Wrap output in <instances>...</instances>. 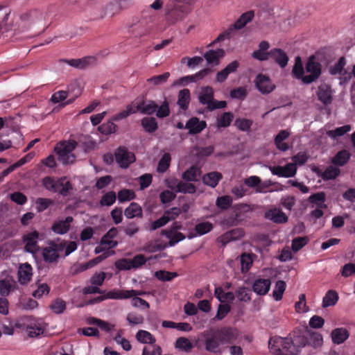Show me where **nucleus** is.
I'll return each instance as SVG.
<instances>
[{
	"instance_id": "obj_1",
	"label": "nucleus",
	"mask_w": 355,
	"mask_h": 355,
	"mask_svg": "<svg viewBox=\"0 0 355 355\" xmlns=\"http://www.w3.org/2000/svg\"><path fill=\"white\" fill-rule=\"evenodd\" d=\"M236 338L235 331L232 327L209 329L200 334L198 341L202 343L205 350L218 354L221 352L220 346L231 343Z\"/></svg>"
},
{
	"instance_id": "obj_2",
	"label": "nucleus",
	"mask_w": 355,
	"mask_h": 355,
	"mask_svg": "<svg viewBox=\"0 0 355 355\" xmlns=\"http://www.w3.org/2000/svg\"><path fill=\"white\" fill-rule=\"evenodd\" d=\"M306 343L303 336H295L293 338L275 336L270 339L268 347L275 355H296Z\"/></svg>"
},
{
	"instance_id": "obj_3",
	"label": "nucleus",
	"mask_w": 355,
	"mask_h": 355,
	"mask_svg": "<svg viewBox=\"0 0 355 355\" xmlns=\"http://www.w3.org/2000/svg\"><path fill=\"white\" fill-rule=\"evenodd\" d=\"M31 12H26L20 15L10 12L5 15L2 19L5 31L3 33L12 32V35H17L27 31L30 28Z\"/></svg>"
},
{
	"instance_id": "obj_4",
	"label": "nucleus",
	"mask_w": 355,
	"mask_h": 355,
	"mask_svg": "<svg viewBox=\"0 0 355 355\" xmlns=\"http://www.w3.org/2000/svg\"><path fill=\"white\" fill-rule=\"evenodd\" d=\"M193 0H175L167 4L165 16L168 24L173 25L182 21L191 11Z\"/></svg>"
},
{
	"instance_id": "obj_5",
	"label": "nucleus",
	"mask_w": 355,
	"mask_h": 355,
	"mask_svg": "<svg viewBox=\"0 0 355 355\" xmlns=\"http://www.w3.org/2000/svg\"><path fill=\"white\" fill-rule=\"evenodd\" d=\"M199 103L206 105V110L212 112L216 109L225 108L227 106L225 101H217L214 99V91L210 86L203 87L198 96Z\"/></svg>"
},
{
	"instance_id": "obj_6",
	"label": "nucleus",
	"mask_w": 355,
	"mask_h": 355,
	"mask_svg": "<svg viewBox=\"0 0 355 355\" xmlns=\"http://www.w3.org/2000/svg\"><path fill=\"white\" fill-rule=\"evenodd\" d=\"M76 146L77 142L74 140L63 141L58 143L54 148V150L58 156L59 161L63 164L73 163L76 157L72 152Z\"/></svg>"
},
{
	"instance_id": "obj_7",
	"label": "nucleus",
	"mask_w": 355,
	"mask_h": 355,
	"mask_svg": "<svg viewBox=\"0 0 355 355\" xmlns=\"http://www.w3.org/2000/svg\"><path fill=\"white\" fill-rule=\"evenodd\" d=\"M48 245L42 249L43 259L46 263H57L62 252L66 247V241L57 243L55 241H49Z\"/></svg>"
},
{
	"instance_id": "obj_8",
	"label": "nucleus",
	"mask_w": 355,
	"mask_h": 355,
	"mask_svg": "<svg viewBox=\"0 0 355 355\" xmlns=\"http://www.w3.org/2000/svg\"><path fill=\"white\" fill-rule=\"evenodd\" d=\"M305 69L306 72L310 74L305 76L303 78V83L304 84H310L315 82L318 79L322 73V65L316 60L314 55L309 57L306 64Z\"/></svg>"
},
{
	"instance_id": "obj_9",
	"label": "nucleus",
	"mask_w": 355,
	"mask_h": 355,
	"mask_svg": "<svg viewBox=\"0 0 355 355\" xmlns=\"http://www.w3.org/2000/svg\"><path fill=\"white\" fill-rule=\"evenodd\" d=\"M114 157L116 163L122 168H128L136 160L135 154L124 146H120L115 150Z\"/></svg>"
},
{
	"instance_id": "obj_10",
	"label": "nucleus",
	"mask_w": 355,
	"mask_h": 355,
	"mask_svg": "<svg viewBox=\"0 0 355 355\" xmlns=\"http://www.w3.org/2000/svg\"><path fill=\"white\" fill-rule=\"evenodd\" d=\"M40 236L42 235L37 231L34 230L25 234L22 236V241L25 243L24 250L26 252L35 254L39 251L40 247L38 245V241L42 240Z\"/></svg>"
},
{
	"instance_id": "obj_11",
	"label": "nucleus",
	"mask_w": 355,
	"mask_h": 355,
	"mask_svg": "<svg viewBox=\"0 0 355 355\" xmlns=\"http://www.w3.org/2000/svg\"><path fill=\"white\" fill-rule=\"evenodd\" d=\"M254 83L257 89L263 94H269L275 89V85L271 83L270 78L262 73L257 76Z\"/></svg>"
},
{
	"instance_id": "obj_12",
	"label": "nucleus",
	"mask_w": 355,
	"mask_h": 355,
	"mask_svg": "<svg viewBox=\"0 0 355 355\" xmlns=\"http://www.w3.org/2000/svg\"><path fill=\"white\" fill-rule=\"evenodd\" d=\"M273 175L282 178H291L295 175L297 167L295 164L288 163L284 166H277L270 167Z\"/></svg>"
},
{
	"instance_id": "obj_13",
	"label": "nucleus",
	"mask_w": 355,
	"mask_h": 355,
	"mask_svg": "<svg viewBox=\"0 0 355 355\" xmlns=\"http://www.w3.org/2000/svg\"><path fill=\"white\" fill-rule=\"evenodd\" d=\"M268 60L272 59L281 68H285L288 62L286 53L279 48H274L268 51Z\"/></svg>"
},
{
	"instance_id": "obj_14",
	"label": "nucleus",
	"mask_w": 355,
	"mask_h": 355,
	"mask_svg": "<svg viewBox=\"0 0 355 355\" xmlns=\"http://www.w3.org/2000/svg\"><path fill=\"white\" fill-rule=\"evenodd\" d=\"M206 126L207 123L205 121H200L196 116L189 119L185 124V128L189 130V133L191 135H196L201 132Z\"/></svg>"
},
{
	"instance_id": "obj_15",
	"label": "nucleus",
	"mask_w": 355,
	"mask_h": 355,
	"mask_svg": "<svg viewBox=\"0 0 355 355\" xmlns=\"http://www.w3.org/2000/svg\"><path fill=\"white\" fill-rule=\"evenodd\" d=\"M72 216H67L64 220L55 221L51 227L52 231L58 234H64L68 232L73 222Z\"/></svg>"
},
{
	"instance_id": "obj_16",
	"label": "nucleus",
	"mask_w": 355,
	"mask_h": 355,
	"mask_svg": "<svg viewBox=\"0 0 355 355\" xmlns=\"http://www.w3.org/2000/svg\"><path fill=\"white\" fill-rule=\"evenodd\" d=\"M17 288V284L12 277H6L0 280V295L7 297L11 291Z\"/></svg>"
},
{
	"instance_id": "obj_17",
	"label": "nucleus",
	"mask_w": 355,
	"mask_h": 355,
	"mask_svg": "<svg viewBox=\"0 0 355 355\" xmlns=\"http://www.w3.org/2000/svg\"><path fill=\"white\" fill-rule=\"evenodd\" d=\"M244 231L241 228H236L230 230L218 238L219 242L222 243L223 245H225L232 241H235L241 239L244 236Z\"/></svg>"
},
{
	"instance_id": "obj_18",
	"label": "nucleus",
	"mask_w": 355,
	"mask_h": 355,
	"mask_svg": "<svg viewBox=\"0 0 355 355\" xmlns=\"http://www.w3.org/2000/svg\"><path fill=\"white\" fill-rule=\"evenodd\" d=\"M137 292L135 290H120L112 289L106 293L107 299L122 300L128 299L137 295Z\"/></svg>"
},
{
	"instance_id": "obj_19",
	"label": "nucleus",
	"mask_w": 355,
	"mask_h": 355,
	"mask_svg": "<svg viewBox=\"0 0 355 355\" xmlns=\"http://www.w3.org/2000/svg\"><path fill=\"white\" fill-rule=\"evenodd\" d=\"M33 268L31 264L25 263L21 264L18 270V281L21 284H28L33 275Z\"/></svg>"
},
{
	"instance_id": "obj_20",
	"label": "nucleus",
	"mask_w": 355,
	"mask_h": 355,
	"mask_svg": "<svg viewBox=\"0 0 355 355\" xmlns=\"http://www.w3.org/2000/svg\"><path fill=\"white\" fill-rule=\"evenodd\" d=\"M271 282L269 279H257L252 284V290L259 295H265L270 290Z\"/></svg>"
},
{
	"instance_id": "obj_21",
	"label": "nucleus",
	"mask_w": 355,
	"mask_h": 355,
	"mask_svg": "<svg viewBox=\"0 0 355 355\" xmlns=\"http://www.w3.org/2000/svg\"><path fill=\"white\" fill-rule=\"evenodd\" d=\"M318 100L324 105H329L332 102V90L330 86L326 84L318 87L317 92Z\"/></svg>"
},
{
	"instance_id": "obj_22",
	"label": "nucleus",
	"mask_w": 355,
	"mask_h": 355,
	"mask_svg": "<svg viewBox=\"0 0 355 355\" xmlns=\"http://www.w3.org/2000/svg\"><path fill=\"white\" fill-rule=\"evenodd\" d=\"M95 60L96 59L93 56H86L79 59L63 60V62L73 67L83 69L94 63Z\"/></svg>"
},
{
	"instance_id": "obj_23",
	"label": "nucleus",
	"mask_w": 355,
	"mask_h": 355,
	"mask_svg": "<svg viewBox=\"0 0 355 355\" xmlns=\"http://www.w3.org/2000/svg\"><path fill=\"white\" fill-rule=\"evenodd\" d=\"M270 48V44L267 41H261L259 44V49L254 51L252 56L253 58L263 62L268 60V51Z\"/></svg>"
},
{
	"instance_id": "obj_24",
	"label": "nucleus",
	"mask_w": 355,
	"mask_h": 355,
	"mask_svg": "<svg viewBox=\"0 0 355 355\" xmlns=\"http://www.w3.org/2000/svg\"><path fill=\"white\" fill-rule=\"evenodd\" d=\"M265 218L275 223H284L287 222L288 217L282 211L273 209L265 213Z\"/></svg>"
},
{
	"instance_id": "obj_25",
	"label": "nucleus",
	"mask_w": 355,
	"mask_h": 355,
	"mask_svg": "<svg viewBox=\"0 0 355 355\" xmlns=\"http://www.w3.org/2000/svg\"><path fill=\"white\" fill-rule=\"evenodd\" d=\"M346 65V60L343 56L340 57L338 61L334 65L329 68V73L331 75L336 76L338 74L345 76L347 75V77H345V79H349L351 78V73H347L344 70V67Z\"/></svg>"
},
{
	"instance_id": "obj_26",
	"label": "nucleus",
	"mask_w": 355,
	"mask_h": 355,
	"mask_svg": "<svg viewBox=\"0 0 355 355\" xmlns=\"http://www.w3.org/2000/svg\"><path fill=\"white\" fill-rule=\"evenodd\" d=\"M209 72V69H205L197 73H196L194 76H187L182 77L176 81L174 82V85H184L188 83L189 81L194 82L196 80V79H201L203 78L205 76H206Z\"/></svg>"
},
{
	"instance_id": "obj_27",
	"label": "nucleus",
	"mask_w": 355,
	"mask_h": 355,
	"mask_svg": "<svg viewBox=\"0 0 355 355\" xmlns=\"http://www.w3.org/2000/svg\"><path fill=\"white\" fill-rule=\"evenodd\" d=\"M214 296L221 303H224L226 301L232 302L236 298L235 293L231 291L225 293L220 286H216L215 288Z\"/></svg>"
},
{
	"instance_id": "obj_28",
	"label": "nucleus",
	"mask_w": 355,
	"mask_h": 355,
	"mask_svg": "<svg viewBox=\"0 0 355 355\" xmlns=\"http://www.w3.org/2000/svg\"><path fill=\"white\" fill-rule=\"evenodd\" d=\"M225 55V51L222 49L217 50H209L204 54V58L209 64H218L219 59Z\"/></svg>"
},
{
	"instance_id": "obj_29",
	"label": "nucleus",
	"mask_w": 355,
	"mask_h": 355,
	"mask_svg": "<svg viewBox=\"0 0 355 355\" xmlns=\"http://www.w3.org/2000/svg\"><path fill=\"white\" fill-rule=\"evenodd\" d=\"M141 108V114L151 115L154 114L158 108V105L152 100H146L144 98H139Z\"/></svg>"
},
{
	"instance_id": "obj_30",
	"label": "nucleus",
	"mask_w": 355,
	"mask_h": 355,
	"mask_svg": "<svg viewBox=\"0 0 355 355\" xmlns=\"http://www.w3.org/2000/svg\"><path fill=\"white\" fill-rule=\"evenodd\" d=\"M174 347L180 352L190 353L194 347V345L189 338L186 337H180L176 340Z\"/></svg>"
},
{
	"instance_id": "obj_31",
	"label": "nucleus",
	"mask_w": 355,
	"mask_h": 355,
	"mask_svg": "<svg viewBox=\"0 0 355 355\" xmlns=\"http://www.w3.org/2000/svg\"><path fill=\"white\" fill-rule=\"evenodd\" d=\"M349 337V332L345 328H336L331 332V338L334 344L340 345Z\"/></svg>"
},
{
	"instance_id": "obj_32",
	"label": "nucleus",
	"mask_w": 355,
	"mask_h": 355,
	"mask_svg": "<svg viewBox=\"0 0 355 355\" xmlns=\"http://www.w3.org/2000/svg\"><path fill=\"white\" fill-rule=\"evenodd\" d=\"M222 174L219 172H211L205 174L202 177V182L205 184L214 188L218 184V182L222 179Z\"/></svg>"
},
{
	"instance_id": "obj_33",
	"label": "nucleus",
	"mask_w": 355,
	"mask_h": 355,
	"mask_svg": "<svg viewBox=\"0 0 355 355\" xmlns=\"http://www.w3.org/2000/svg\"><path fill=\"white\" fill-rule=\"evenodd\" d=\"M191 100V94L189 89H183L178 93V105L182 110H187Z\"/></svg>"
},
{
	"instance_id": "obj_34",
	"label": "nucleus",
	"mask_w": 355,
	"mask_h": 355,
	"mask_svg": "<svg viewBox=\"0 0 355 355\" xmlns=\"http://www.w3.org/2000/svg\"><path fill=\"white\" fill-rule=\"evenodd\" d=\"M289 136V132L287 130H281L275 138V144L276 147L281 151H286L288 150V145L284 142Z\"/></svg>"
},
{
	"instance_id": "obj_35",
	"label": "nucleus",
	"mask_w": 355,
	"mask_h": 355,
	"mask_svg": "<svg viewBox=\"0 0 355 355\" xmlns=\"http://www.w3.org/2000/svg\"><path fill=\"white\" fill-rule=\"evenodd\" d=\"M235 295L239 302H249L252 300V291L250 288L242 286L235 291Z\"/></svg>"
},
{
	"instance_id": "obj_36",
	"label": "nucleus",
	"mask_w": 355,
	"mask_h": 355,
	"mask_svg": "<svg viewBox=\"0 0 355 355\" xmlns=\"http://www.w3.org/2000/svg\"><path fill=\"white\" fill-rule=\"evenodd\" d=\"M350 153L346 150H342L338 151L336 155L332 158L331 162L339 166H343L347 163L350 158Z\"/></svg>"
},
{
	"instance_id": "obj_37",
	"label": "nucleus",
	"mask_w": 355,
	"mask_h": 355,
	"mask_svg": "<svg viewBox=\"0 0 355 355\" xmlns=\"http://www.w3.org/2000/svg\"><path fill=\"white\" fill-rule=\"evenodd\" d=\"M201 171L196 166H191L185 171L182 175L183 180L189 182H196L200 177Z\"/></svg>"
},
{
	"instance_id": "obj_38",
	"label": "nucleus",
	"mask_w": 355,
	"mask_h": 355,
	"mask_svg": "<svg viewBox=\"0 0 355 355\" xmlns=\"http://www.w3.org/2000/svg\"><path fill=\"white\" fill-rule=\"evenodd\" d=\"M124 214L128 218L141 217V207L136 202H131L130 205L125 209Z\"/></svg>"
},
{
	"instance_id": "obj_39",
	"label": "nucleus",
	"mask_w": 355,
	"mask_h": 355,
	"mask_svg": "<svg viewBox=\"0 0 355 355\" xmlns=\"http://www.w3.org/2000/svg\"><path fill=\"white\" fill-rule=\"evenodd\" d=\"M325 200L326 195L322 191L311 194L309 197V202L316 205L318 208H327V205L324 203Z\"/></svg>"
},
{
	"instance_id": "obj_40",
	"label": "nucleus",
	"mask_w": 355,
	"mask_h": 355,
	"mask_svg": "<svg viewBox=\"0 0 355 355\" xmlns=\"http://www.w3.org/2000/svg\"><path fill=\"white\" fill-rule=\"evenodd\" d=\"M338 293L334 290L328 291L322 299V306L326 308L334 306L338 301Z\"/></svg>"
},
{
	"instance_id": "obj_41",
	"label": "nucleus",
	"mask_w": 355,
	"mask_h": 355,
	"mask_svg": "<svg viewBox=\"0 0 355 355\" xmlns=\"http://www.w3.org/2000/svg\"><path fill=\"white\" fill-rule=\"evenodd\" d=\"M162 234L169 239L168 245L173 246L179 241H181L185 239V236L179 232L172 233V231L162 230Z\"/></svg>"
},
{
	"instance_id": "obj_42",
	"label": "nucleus",
	"mask_w": 355,
	"mask_h": 355,
	"mask_svg": "<svg viewBox=\"0 0 355 355\" xmlns=\"http://www.w3.org/2000/svg\"><path fill=\"white\" fill-rule=\"evenodd\" d=\"M234 119V114L230 112L223 113L216 121V126L218 128H227L230 125Z\"/></svg>"
},
{
	"instance_id": "obj_43",
	"label": "nucleus",
	"mask_w": 355,
	"mask_h": 355,
	"mask_svg": "<svg viewBox=\"0 0 355 355\" xmlns=\"http://www.w3.org/2000/svg\"><path fill=\"white\" fill-rule=\"evenodd\" d=\"M137 340L141 343L153 345L155 343V338L148 331L139 330L136 334Z\"/></svg>"
},
{
	"instance_id": "obj_44",
	"label": "nucleus",
	"mask_w": 355,
	"mask_h": 355,
	"mask_svg": "<svg viewBox=\"0 0 355 355\" xmlns=\"http://www.w3.org/2000/svg\"><path fill=\"white\" fill-rule=\"evenodd\" d=\"M293 76L297 79H301L303 82V78L305 77L304 69L302 62L301 58L297 56L295 58V64L292 70Z\"/></svg>"
},
{
	"instance_id": "obj_45",
	"label": "nucleus",
	"mask_w": 355,
	"mask_h": 355,
	"mask_svg": "<svg viewBox=\"0 0 355 355\" xmlns=\"http://www.w3.org/2000/svg\"><path fill=\"white\" fill-rule=\"evenodd\" d=\"M71 183L66 180V178L58 179V191L63 196H67L72 190Z\"/></svg>"
},
{
	"instance_id": "obj_46",
	"label": "nucleus",
	"mask_w": 355,
	"mask_h": 355,
	"mask_svg": "<svg viewBox=\"0 0 355 355\" xmlns=\"http://www.w3.org/2000/svg\"><path fill=\"white\" fill-rule=\"evenodd\" d=\"M141 124L144 129L148 133L154 132L158 128L157 122L154 117H144L141 120Z\"/></svg>"
},
{
	"instance_id": "obj_47",
	"label": "nucleus",
	"mask_w": 355,
	"mask_h": 355,
	"mask_svg": "<svg viewBox=\"0 0 355 355\" xmlns=\"http://www.w3.org/2000/svg\"><path fill=\"white\" fill-rule=\"evenodd\" d=\"M340 173V170L338 168L333 166H329L320 176L324 180H330L336 179L338 176H339Z\"/></svg>"
},
{
	"instance_id": "obj_48",
	"label": "nucleus",
	"mask_w": 355,
	"mask_h": 355,
	"mask_svg": "<svg viewBox=\"0 0 355 355\" xmlns=\"http://www.w3.org/2000/svg\"><path fill=\"white\" fill-rule=\"evenodd\" d=\"M286 288V284L284 281L278 280L276 282L275 288L272 291V296L276 301H279L282 299Z\"/></svg>"
},
{
	"instance_id": "obj_49",
	"label": "nucleus",
	"mask_w": 355,
	"mask_h": 355,
	"mask_svg": "<svg viewBox=\"0 0 355 355\" xmlns=\"http://www.w3.org/2000/svg\"><path fill=\"white\" fill-rule=\"evenodd\" d=\"M350 130L351 126L349 125H345L343 126L336 128L334 130L327 131V135L331 139H336L337 137L343 136Z\"/></svg>"
},
{
	"instance_id": "obj_50",
	"label": "nucleus",
	"mask_w": 355,
	"mask_h": 355,
	"mask_svg": "<svg viewBox=\"0 0 355 355\" xmlns=\"http://www.w3.org/2000/svg\"><path fill=\"white\" fill-rule=\"evenodd\" d=\"M309 241V239L307 236L296 237L292 241L291 249L294 252H297L305 246Z\"/></svg>"
},
{
	"instance_id": "obj_51",
	"label": "nucleus",
	"mask_w": 355,
	"mask_h": 355,
	"mask_svg": "<svg viewBox=\"0 0 355 355\" xmlns=\"http://www.w3.org/2000/svg\"><path fill=\"white\" fill-rule=\"evenodd\" d=\"M253 121L251 119L237 118L234 121V125L243 132L249 131L252 125Z\"/></svg>"
},
{
	"instance_id": "obj_52",
	"label": "nucleus",
	"mask_w": 355,
	"mask_h": 355,
	"mask_svg": "<svg viewBox=\"0 0 355 355\" xmlns=\"http://www.w3.org/2000/svg\"><path fill=\"white\" fill-rule=\"evenodd\" d=\"M178 274L175 272H168L166 270H158L155 272V277L162 282H169L177 277Z\"/></svg>"
},
{
	"instance_id": "obj_53",
	"label": "nucleus",
	"mask_w": 355,
	"mask_h": 355,
	"mask_svg": "<svg viewBox=\"0 0 355 355\" xmlns=\"http://www.w3.org/2000/svg\"><path fill=\"white\" fill-rule=\"evenodd\" d=\"M177 187L178 193L192 194L196 192V187L192 183L185 182L180 180Z\"/></svg>"
},
{
	"instance_id": "obj_54",
	"label": "nucleus",
	"mask_w": 355,
	"mask_h": 355,
	"mask_svg": "<svg viewBox=\"0 0 355 355\" xmlns=\"http://www.w3.org/2000/svg\"><path fill=\"white\" fill-rule=\"evenodd\" d=\"M42 184L44 188L50 191L58 192V180L47 176L43 178Z\"/></svg>"
},
{
	"instance_id": "obj_55",
	"label": "nucleus",
	"mask_w": 355,
	"mask_h": 355,
	"mask_svg": "<svg viewBox=\"0 0 355 355\" xmlns=\"http://www.w3.org/2000/svg\"><path fill=\"white\" fill-rule=\"evenodd\" d=\"M116 199V193L114 191H109L104 194L101 200L100 205L101 206H111L113 205Z\"/></svg>"
},
{
	"instance_id": "obj_56",
	"label": "nucleus",
	"mask_w": 355,
	"mask_h": 355,
	"mask_svg": "<svg viewBox=\"0 0 355 355\" xmlns=\"http://www.w3.org/2000/svg\"><path fill=\"white\" fill-rule=\"evenodd\" d=\"M170 76L169 72H165L161 75L154 76L148 79L147 82L153 85H159L166 83Z\"/></svg>"
},
{
	"instance_id": "obj_57",
	"label": "nucleus",
	"mask_w": 355,
	"mask_h": 355,
	"mask_svg": "<svg viewBox=\"0 0 355 355\" xmlns=\"http://www.w3.org/2000/svg\"><path fill=\"white\" fill-rule=\"evenodd\" d=\"M232 203V198L230 196H223L216 199V206L223 210L227 209Z\"/></svg>"
},
{
	"instance_id": "obj_58",
	"label": "nucleus",
	"mask_w": 355,
	"mask_h": 355,
	"mask_svg": "<svg viewBox=\"0 0 355 355\" xmlns=\"http://www.w3.org/2000/svg\"><path fill=\"white\" fill-rule=\"evenodd\" d=\"M98 129L101 133L107 135L116 132L117 125L112 121H107L101 124Z\"/></svg>"
},
{
	"instance_id": "obj_59",
	"label": "nucleus",
	"mask_w": 355,
	"mask_h": 355,
	"mask_svg": "<svg viewBox=\"0 0 355 355\" xmlns=\"http://www.w3.org/2000/svg\"><path fill=\"white\" fill-rule=\"evenodd\" d=\"M171 162V156L168 153H165L163 155L162 158L159 159L158 166H157V171L159 173L165 172L170 166Z\"/></svg>"
},
{
	"instance_id": "obj_60",
	"label": "nucleus",
	"mask_w": 355,
	"mask_h": 355,
	"mask_svg": "<svg viewBox=\"0 0 355 355\" xmlns=\"http://www.w3.org/2000/svg\"><path fill=\"white\" fill-rule=\"evenodd\" d=\"M213 229V225L210 222H203L195 226V230L198 235H204Z\"/></svg>"
},
{
	"instance_id": "obj_61",
	"label": "nucleus",
	"mask_w": 355,
	"mask_h": 355,
	"mask_svg": "<svg viewBox=\"0 0 355 355\" xmlns=\"http://www.w3.org/2000/svg\"><path fill=\"white\" fill-rule=\"evenodd\" d=\"M135 194L133 191L130 189H123L118 193V200L120 202L129 201L134 199Z\"/></svg>"
},
{
	"instance_id": "obj_62",
	"label": "nucleus",
	"mask_w": 355,
	"mask_h": 355,
	"mask_svg": "<svg viewBox=\"0 0 355 355\" xmlns=\"http://www.w3.org/2000/svg\"><path fill=\"white\" fill-rule=\"evenodd\" d=\"M71 87H72V85L68 87V91L60 90L55 92L51 96V101L53 103H58L65 100L68 96L69 92H71Z\"/></svg>"
},
{
	"instance_id": "obj_63",
	"label": "nucleus",
	"mask_w": 355,
	"mask_h": 355,
	"mask_svg": "<svg viewBox=\"0 0 355 355\" xmlns=\"http://www.w3.org/2000/svg\"><path fill=\"white\" fill-rule=\"evenodd\" d=\"M51 309L55 313L60 314L66 309V303L62 299H56L51 305Z\"/></svg>"
},
{
	"instance_id": "obj_64",
	"label": "nucleus",
	"mask_w": 355,
	"mask_h": 355,
	"mask_svg": "<svg viewBox=\"0 0 355 355\" xmlns=\"http://www.w3.org/2000/svg\"><path fill=\"white\" fill-rule=\"evenodd\" d=\"M162 348L160 346L153 344L149 347H144L142 355H162Z\"/></svg>"
}]
</instances>
